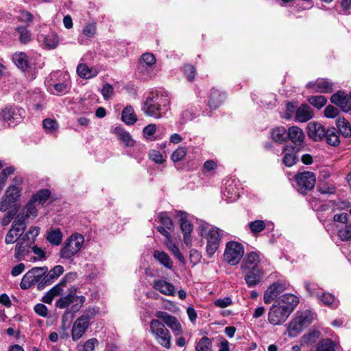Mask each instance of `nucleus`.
Here are the masks:
<instances>
[{"instance_id": "nucleus-39", "label": "nucleus", "mask_w": 351, "mask_h": 351, "mask_svg": "<svg viewBox=\"0 0 351 351\" xmlns=\"http://www.w3.org/2000/svg\"><path fill=\"white\" fill-rule=\"evenodd\" d=\"M336 125L343 136L345 137L351 136V126L345 118L339 117L336 121Z\"/></svg>"}, {"instance_id": "nucleus-25", "label": "nucleus", "mask_w": 351, "mask_h": 351, "mask_svg": "<svg viewBox=\"0 0 351 351\" xmlns=\"http://www.w3.org/2000/svg\"><path fill=\"white\" fill-rule=\"evenodd\" d=\"M260 256L256 252H252L247 254L242 265L243 271L260 269L258 265L260 263Z\"/></svg>"}, {"instance_id": "nucleus-11", "label": "nucleus", "mask_w": 351, "mask_h": 351, "mask_svg": "<svg viewBox=\"0 0 351 351\" xmlns=\"http://www.w3.org/2000/svg\"><path fill=\"white\" fill-rule=\"evenodd\" d=\"M291 313L277 303L272 305L268 313L269 322L274 326L281 325L286 322Z\"/></svg>"}, {"instance_id": "nucleus-13", "label": "nucleus", "mask_w": 351, "mask_h": 351, "mask_svg": "<svg viewBox=\"0 0 351 351\" xmlns=\"http://www.w3.org/2000/svg\"><path fill=\"white\" fill-rule=\"evenodd\" d=\"M156 317L162 319L165 324L171 330L174 336L182 335L183 334L182 326L176 317L165 311H157L156 313Z\"/></svg>"}, {"instance_id": "nucleus-51", "label": "nucleus", "mask_w": 351, "mask_h": 351, "mask_svg": "<svg viewBox=\"0 0 351 351\" xmlns=\"http://www.w3.org/2000/svg\"><path fill=\"white\" fill-rule=\"evenodd\" d=\"M249 228L254 234H256L265 229V223L263 220H255L249 223Z\"/></svg>"}, {"instance_id": "nucleus-15", "label": "nucleus", "mask_w": 351, "mask_h": 351, "mask_svg": "<svg viewBox=\"0 0 351 351\" xmlns=\"http://www.w3.org/2000/svg\"><path fill=\"white\" fill-rule=\"evenodd\" d=\"M33 245L32 239H28L22 236L15 245L14 258L19 261L23 259L29 253Z\"/></svg>"}, {"instance_id": "nucleus-42", "label": "nucleus", "mask_w": 351, "mask_h": 351, "mask_svg": "<svg viewBox=\"0 0 351 351\" xmlns=\"http://www.w3.org/2000/svg\"><path fill=\"white\" fill-rule=\"evenodd\" d=\"M51 195V192L48 189H42L38 191L35 195L32 196L31 199L32 202H34L36 204H44L46 201L48 199Z\"/></svg>"}, {"instance_id": "nucleus-8", "label": "nucleus", "mask_w": 351, "mask_h": 351, "mask_svg": "<svg viewBox=\"0 0 351 351\" xmlns=\"http://www.w3.org/2000/svg\"><path fill=\"white\" fill-rule=\"evenodd\" d=\"M47 271V267H33L23 276L20 287L22 289H28L35 285H39L43 281L44 275Z\"/></svg>"}, {"instance_id": "nucleus-29", "label": "nucleus", "mask_w": 351, "mask_h": 351, "mask_svg": "<svg viewBox=\"0 0 351 351\" xmlns=\"http://www.w3.org/2000/svg\"><path fill=\"white\" fill-rule=\"evenodd\" d=\"M287 138L296 145H300L305 138L302 130L298 126H292L287 131Z\"/></svg>"}, {"instance_id": "nucleus-12", "label": "nucleus", "mask_w": 351, "mask_h": 351, "mask_svg": "<svg viewBox=\"0 0 351 351\" xmlns=\"http://www.w3.org/2000/svg\"><path fill=\"white\" fill-rule=\"evenodd\" d=\"M26 228V223L24 222L23 217L16 219L12 223V228L8 230L5 237L6 244H13L17 243L19 239L23 236V232Z\"/></svg>"}, {"instance_id": "nucleus-17", "label": "nucleus", "mask_w": 351, "mask_h": 351, "mask_svg": "<svg viewBox=\"0 0 351 351\" xmlns=\"http://www.w3.org/2000/svg\"><path fill=\"white\" fill-rule=\"evenodd\" d=\"M308 88H312L314 92L321 93H330L334 90L333 83L326 78H319L315 82H310L306 84Z\"/></svg>"}, {"instance_id": "nucleus-28", "label": "nucleus", "mask_w": 351, "mask_h": 351, "mask_svg": "<svg viewBox=\"0 0 351 351\" xmlns=\"http://www.w3.org/2000/svg\"><path fill=\"white\" fill-rule=\"evenodd\" d=\"M313 117V111L307 104H302L295 112V120L304 123Z\"/></svg>"}, {"instance_id": "nucleus-26", "label": "nucleus", "mask_w": 351, "mask_h": 351, "mask_svg": "<svg viewBox=\"0 0 351 351\" xmlns=\"http://www.w3.org/2000/svg\"><path fill=\"white\" fill-rule=\"evenodd\" d=\"M245 274V280L248 287H252L258 285L264 274L262 269L254 270L243 271Z\"/></svg>"}, {"instance_id": "nucleus-34", "label": "nucleus", "mask_w": 351, "mask_h": 351, "mask_svg": "<svg viewBox=\"0 0 351 351\" xmlns=\"http://www.w3.org/2000/svg\"><path fill=\"white\" fill-rule=\"evenodd\" d=\"M38 39L43 41L44 47L47 49H54L59 43L58 37L55 34H51L47 36L41 35Z\"/></svg>"}, {"instance_id": "nucleus-60", "label": "nucleus", "mask_w": 351, "mask_h": 351, "mask_svg": "<svg viewBox=\"0 0 351 351\" xmlns=\"http://www.w3.org/2000/svg\"><path fill=\"white\" fill-rule=\"evenodd\" d=\"M318 191L322 194H334L336 192V188L333 185L324 184L318 186Z\"/></svg>"}, {"instance_id": "nucleus-45", "label": "nucleus", "mask_w": 351, "mask_h": 351, "mask_svg": "<svg viewBox=\"0 0 351 351\" xmlns=\"http://www.w3.org/2000/svg\"><path fill=\"white\" fill-rule=\"evenodd\" d=\"M308 102L317 109H321L327 102V99L324 96L315 95L311 96L307 99Z\"/></svg>"}, {"instance_id": "nucleus-57", "label": "nucleus", "mask_w": 351, "mask_h": 351, "mask_svg": "<svg viewBox=\"0 0 351 351\" xmlns=\"http://www.w3.org/2000/svg\"><path fill=\"white\" fill-rule=\"evenodd\" d=\"M98 344V341L95 338H92L87 340L83 345L81 349L78 351H93L95 346Z\"/></svg>"}, {"instance_id": "nucleus-16", "label": "nucleus", "mask_w": 351, "mask_h": 351, "mask_svg": "<svg viewBox=\"0 0 351 351\" xmlns=\"http://www.w3.org/2000/svg\"><path fill=\"white\" fill-rule=\"evenodd\" d=\"M64 269L62 265H56L44 275L43 281L38 285V289L42 290L45 287L51 285L64 272Z\"/></svg>"}, {"instance_id": "nucleus-35", "label": "nucleus", "mask_w": 351, "mask_h": 351, "mask_svg": "<svg viewBox=\"0 0 351 351\" xmlns=\"http://www.w3.org/2000/svg\"><path fill=\"white\" fill-rule=\"evenodd\" d=\"M77 73L84 79H89L97 75L96 69L89 68L86 64H80L77 67Z\"/></svg>"}, {"instance_id": "nucleus-20", "label": "nucleus", "mask_w": 351, "mask_h": 351, "mask_svg": "<svg viewBox=\"0 0 351 351\" xmlns=\"http://www.w3.org/2000/svg\"><path fill=\"white\" fill-rule=\"evenodd\" d=\"M178 215L180 217V228L184 234V241L188 245L191 242V232L193 231V226L186 219V214L185 213L180 211Z\"/></svg>"}, {"instance_id": "nucleus-49", "label": "nucleus", "mask_w": 351, "mask_h": 351, "mask_svg": "<svg viewBox=\"0 0 351 351\" xmlns=\"http://www.w3.org/2000/svg\"><path fill=\"white\" fill-rule=\"evenodd\" d=\"M165 243L167 248L173 254V255L181 262H183L184 258L182 253L180 252L178 247L175 243H173L171 238L169 240H166Z\"/></svg>"}, {"instance_id": "nucleus-31", "label": "nucleus", "mask_w": 351, "mask_h": 351, "mask_svg": "<svg viewBox=\"0 0 351 351\" xmlns=\"http://www.w3.org/2000/svg\"><path fill=\"white\" fill-rule=\"evenodd\" d=\"M38 215V209L36 203L30 199L29 202L25 205L23 210V213L19 214L17 219L23 217L24 221L26 219L35 218Z\"/></svg>"}, {"instance_id": "nucleus-2", "label": "nucleus", "mask_w": 351, "mask_h": 351, "mask_svg": "<svg viewBox=\"0 0 351 351\" xmlns=\"http://www.w3.org/2000/svg\"><path fill=\"white\" fill-rule=\"evenodd\" d=\"M25 110L15 104L5 105L0 109V121L8 128H14L23 122L25 117Z\"/></svg>"}, {"instance_id": "nucleus-9", "label": "nucleus", "mask_w": 351, "mask_h": 351, "mask_svg": "<svg viewBox=\"0 0 351 351\" xmlns=\"http://www.w3.org/2000/svg\"><path fill=\"white\" fill-rule=\"evenodd\" d=\"M244 254V249L240 243L230 241L226 243L223 254L225 261L231 265L239 263Z\"/></svg>"}, {"instance_id": "nucleus-54", "label": "nucleus", "mask_w": 351, "mask_h": 351, "mask_svg": "<svg viewBox=\"0 0 351 351\" xmlns=\"http://www.w3.org/2000/svg\"><path fill=\"white\" fill-rule=\"evenodd\" d=\"M17 31L20 34L19 40L21 43L26 44L31 40V33L27 28L20 27L17 28Z\"/></svg>"}, {"instance_id": "nucleus-47", "label": "nucleus", "mask_w": 351, "mask_h": 351, "mask_svg": "<svg viewBox=\"0 0 351 351\" xmlns=\"http://www.w3.org/2000/svg\"><path fill=\"white\" fill-rule=\"evenodd\" d=\"M196 351H212V341L207 337L200 339L195 347Z\"/></svg>"}, {"instance_id": "nucleus-38", "label": "nucleus", "mask_w": 351, "mask_h": 351, "mask_svg": "<svg viewBox=\"0 0 351 351\" xmlns=\"http://www.w3.org/2000/svg\"><path fill=\"white\" fill-rule=\"evenodd\" d=\"M324 138H326V143L331 146H337L340 143L339 132L335 128L327 130Z\"/></svg>"}, {"instance_id": "nucleus-41", "label": "nucleus", "mask_w": 351, "mask_h": 351, "mask_svg": "<svg viewBox=\"0 0 351 351\" xmlns=\"http://www.w3.org/2000/svg\"><path fill=\"white\" fill-rule=\"evenodd\" d=\"M271 138L274 141L278 143L285 141L287 138V132L285 128L282 126L277 127L271 132Z\"/></svg>"}, {"instance_id": "nucleus-56", "label": "nucleus", "mask_w": 351, "mask_h": 351, "mask_svg": "<svg viewBox=\"0 0 351 351\" xmlns=\"http://www.w3.org/2000/svg\"><path fill=\"white\" fill-rule=\"evenodd\" d=\"M338 235L342 241L351 239V224L346 226L339 230Z\"/></svg>"}, {"instance_id": "nucleus-44", "label": "nucleus", "mask_w": 351, "mask_h": 351, "mask_svg": "<svg viewBox=\"0 0 351 351\" xmlns=\"http://www.w3.org/2000/svg\"><path fill=\"white\" fill-rule=\"evenodd\" d=\"M301 324L297 320L296 318L293 319L289 324L287 332L289 336L291 337H296L303 330Z\"/></svg>"}, {"instance_id": "nucleus-33", "label": "nucleus", "mask_w": 351, "mask_h": 351, "mask_svg": "<svg viewBox=\"0 0 351 351\" xmlns=\"http://www.w3.org/2000/svg\"><path fill=\"white\" fill-rule=\"evenodd\" d=\"M121 120L128 125H134L137 121V116L131 106H127L123 110Z\"/></svg>"}, {"instance_id": "nucleus-55", "label": "nucleus", "mask_w": 351, "mask_h": 351, "mask_svg": "<svg viewBox=\"0 0 351 351\" xmlns=\"http://www.w3.org/2000/svg\"><path fill=\"white\" fill-rule=\"evenodd\" d=\"M14 172V168L13 167H8L1 171L0 173V188L4 186L7 178Z\"/></svg>"}, {"instance_id": "nucleus-50", "label": "nucleus", "mask_w": 351, "mask_h": 351, "mask_svg": "<svg viewBox=\"0 0 351 351\" xmlns=\"http://www.w3.org/2000/svg\"><path fill=\"white\" fill-rule=\"evenodd\" d=\"M44 129L48 133H51L58 129L59 125L55 119H45L43 121Z\"/></svg>"}, {"instance_id": "nucleus-7", "label": "nucleus", "mask_w": 351, "mask_h": 351, "mask_svg": "<svg viewBox=\"0 0 351 351\" xmlns=\"http://www.w3.org/2000/svg\"><path fill=\"white\" fill-rule=\"evenodd\" d=\"M208 227V224L201 226V234L206 237V253L209 257H211L219 247L221 234L219 229L210 228L207 230Z\"/></svg>"}, {"instance_id": "nucleus-52", "label": "nucleus", "mask_w": 351, "mask_h": 351, "mask_svg": "<svg viewBox=\"0 0 351 351\" xmlns=\"http://www.w3.org/2000/svg\"><path fill=\"white\" fill-rule=\"evenodd\" d=\"M187 153V149L184 147H180L176 149L171 156V160L174 162H179L184 158Z\"/></svg>"}, {"instance_id": "nucleus-62", "label": "nucleus", "mask_w": 351, "mask_h": 351, "mask_svg": "<svg viewBox=\"0 0 351 351\" xmlns=\"http://www.w3.org/2000/svg\"><path fill=\"white\" fill-rule=\"evenodd\" d=\"M184 72L189 81H193L195 75V69L193 65L186 64L184 67Z\"/></svg>"}, {"instance_id": "nucleus-10", "label": "nucleus", "mask_w": 351, "mask_h": 351, "mask_svg": "<svg viewBox=\"0 0 351 351\" xmlns=\"http://www.w3.org/2000/svg\"><path fill=\"white\" fill-rule=\"evenodd\" d=\"M294 180L298 186V191L302 194L313 190L316 182L315 175L311 171L299 172L294 176Z\"/></svg>"}, {"instance_id": "nucleus-59", "label": "nucleus", "mask_w": 351, "mask_h": 351, "mask_svg": "<svg viewBox=\"0 0 351 351\" xmlns=\"http://www.w3.org/2000/svg\"><path fill=\"white\" fill-rule=\"evenodd\" d=\"M40 228L38 227H31L29 230L23 237L28 239H33V243L34 244L36 237L39 234Z\"/></svg>"}, {"instance_id": "nucleus-48", "label": "nucleus", "mask_w": 351, "mask_h": 351, "mask_svg": "<svg viewBox=\"0 0 351 351\" xmlns=\"http://www.w3.org/2000/svg\"><path fill=\"white\" fill-rule=\"evenodd\" d=\"M158 218L163 227H165L169 230H173V223L167 213H160L158 215Z\"/></svg>"}, {"instance_id": "nucleus-22", "label": "nucleus", "mask_w": 351, "mask_h": 351, "mask_svg": "<svg viewBox=\"0 0 351 351\" xmlns=\"http://www.w3.org/2000/svg\"><path fill=\"white\" fill-rule=\"evenodd\" d=\"M276 303L292 313L299 303V298L293 294L286 293L279 297Z\"/></svg>"}, {"instance_id": "nucleus-64", "label": "nucleus", "mask_w": 351, "mask_h": 351, "mask_svg": "<svg viewBox=\"0 0 351 351\" xmlns=\"http://www.w3.org/2000/svg\"><path fill=\"white\" fill-rule=\"evenodd\" d=\"M18 18L21 21L24 23H31L34 19L33 15L26 10H21Z\"/></svg>"}, {"instance_id": "nucleus-37", "label": "nucleus", "mask_w": 351, "mask_h": 351, "mask_svg": "<svg viewBox=\"0 0 351 351\" xmlns=\"http://www.w3.org/2000/svg\"><path fill=\"white\" fill-rule=\"evenodd\" d=\"M73 276V274L71 273L66 274L58 284L56 285L49 291V294L52 295L54 298L60 295L63 291V287H65L67 281L72 278Z\"/></svg>"}, {"instance_id": "nucleus-46", "label": "nucleus", "mask_w": 351, "mask_h": 351, "mask_svg": "<svg viewBox=\"0 0 351 351\" xmlns=\"http://www.w3.org/2000/svg\"><path fill=\"white\" fill-rule=\"evenodd\" d=\"M115 130L119 134V139L123 141L126 146L132 147L134 145V141L129 132L118 128H116Z\"/></svg>"}, {"instance_id": "nucleus-1", "label": "nucleus", "mask_w": 351, "mask_h": 351, "mask_svg": "<svg viewBox=\"0 0 351 351\" xmlns=\"http://www.w3.org/2000/svg\"><path fill=\"white\" fill-rule=\"evenodd\" d=\"M169 99L162 93H151L144 101L142 110L149 117L156 119L161 118L168 110Z\"/></svg>"}, {"instance_id": "nucleus-40", "label": "nucleus", "mask_w": 351, "mask_h": 351, "mask_svg": "<svg viewBox=\"0 0 351 351\" xmlns=\"http://www.w3.org/2000/svg\"><path fill=\"white\" fill-rule=\"evenodd\" d=\"M154 257L165 267L168 269H172L173 262L167 253L158 250H155L154 252Z\"/></svg>"}, {"instance_id": "nucleus-23", "label": "nucleus", "mask_w": 351, "mask_h": 351, "mask_svg": "<svg viewBox=\"0 0 351 351\" xmlns=\"http://www.w3.org/2000/svg\"><path fill=\"white\" fill-rule=\"evenodd\" d=\"M305 288L310 295H315L326 306L335 304V298L331 293H324L322 295H319V293L315 291V285H311L309 282L305 283Z\"/></svg>"}, {"instance_id": "nucleus-43", "label": "nucleus", "mask_w": 351, "mask_h": 351, "mask_svg": "<svg viewBox=\"0 0 351 351\" xmlns=\"http://www.w3.org/2000/svg\"><path fill=\"white\" fill-rule=\"evenodd\" d=\"M336 346L330 339H324L317 344L316 351H335Z\"/></svg>"}, {"instance_id": "nucleus-3", "label": "nucleus", "mask_w": 351, "mask_h": 351, "mask_svg": "<svg viewBox=\"0 0 351 351\" xmlns=\"http://www.w3.org/2000/svg\"><path fill=\"white\" fill-rule=\"evenodd\" d=\"M77 292L76 288H70L66 295L60 297L56 301V307L63 309L68 308L72 304L71 311L73 313L79 311L85 302L86 298L84 295H78Z\"/></svg>"}, {"instance_id": "nucleus-6", "label": "nucleus", "mask_w": 351, "mask_h": 351, "mask_svg": "<svg viewBox=\"0 0 351 351\" xmlns=\"http://www.w3.org/2000/svg\"><path fill=\"white\" fill-rule=\"evenodd\" d=\"M84 242V238L82 234H72L60 250V256L64 259H71L80 250Z\"/></svg>"}, {"instance_id": "nucleus-14", "label": "nucleus", "mask_w": 351, "mask_h": 351, "mask_svg": "<svg viewBox=\"0 0 351 351\" xmlns=\"http://www.w3.org/2000/svg\"><path fill=\"white\" fill-rule=\"evenodd\" d=\"M21 189L16 185L10 186L0 203V210L2 212L9 209L20 196Z\"/></svg>"}, {"instance_id": "nucleus-30", "label": "nucleus", "mask_w": 351, "mask_h": 351, "mask_svg": "<svg viewBox=\"0 0 351 351\" xmlns=\"http://www.w3.org/2000/svg\"><path fill=\"white\" fill-rule=\"evenodd\" d=\"M226 96L218 89L213 88L208 100V106L211 109H216L224 101Z\"/></svg>"}, {"instance_id": "nucleus-61", "label": "nucleus", "mask_w": 351, "mask_h": 351, "mask_svg": "<svg viewBox=\"0 0 351 351\" xmlns=\"http://www.w3.org/2000/svg\"><path fill=\"white\" fill-rule=\"evenodd\" d=\"M339 114V110L333 106L328 105L324 110V115L327 118L332 119Z\"/></svg>"}, {"instance_id": "nucleus-24", "label": "nucleus", "mask_w": 351, "mask_h": 351, "mask_svg": "<svg viewBox=\"0 0 351 351\" xmlns=\"http://www.w3.org/2000/svg\"><path fill=\"white\" fill-rule=\"evenodd\" d=\"M298 149H296L293 145H285L283 147L282 152L284 156L282 158V162L287 167H292L298 162L296 153Z\"/></svg>"}, {"instance_id": "nucleus-36", "label": "nucleus", "mask_w": 351, "mask_h": 351, "mask_svg": "<svg viewBox=\"0 0 351 351\" xmlns=\"http://www.w3.org/2000/svg\"><path fill=\"white\" fill-rule=\"evenodd\" d=\"M62 233L60 229H50L47 231V240L52 245H59L62 240Z\"/></svg>"}, {"instance_id": "nucleus-5", "label": "nucleus", "mask_w": 351, "mask_h": 351, "mask_svg": "<svg viewBox=\"0 0 351 351\" xmlns=\"http://www.w3.org/2000/svg\"><path fill=\"white\" fill-rule=\"evenodd\" d=\"M96 314L94 308H87L73 323L71 329V337L73 341L80 339L85 333L90 325V320Z\"/></svg>"}, {"instance_id": "nucleus-63", "label": "nucleus", "mask_w": 351, "mask_h": 351, "mask_svg": "<svg viewBox=\"0 0 351 351\" xmlns=\"http://www.w3.org/2000/svg\"><path fill=\"white\" fill-rule=\"evenodd\" d=\"M53 86L57 95L64 94L69 89V86L66 82L55 84Z\"/></svg>"}, {"instance_id": "nucleus-53", "label": "nucleus", "mask_w": 351, "mask_h": 351, "mask_svg": "<svg viewBox=\"0 0 351 351\" xmlns=\"http://www.w3.org/2000/svg\"><path fill=\"white\" fill-rule=\"evenodd\" d=\"M278 296V293L275 290V287L270 285L264 293V302L265 304H269L271 302L276 299Z\"/></svg>"}, {"instance_id": "nucleus-27", "label": "nucleus", "mask_w": 351, "mask_h": 351, "mask_svg": "<svg viewBox=\"0 0 351 351\" xmlns=\"http://www.w3.org/2000/svg\"><path fill=\"white\" fill-rule=\"evenodd\" d=\"M153 287L154 289L165 295H173L176 293V289L173 285L165 280H154Z\"/></svg>"}, {"instance_id": "nucleus-58", "label": "nucleus", "mask_w": 351, "mask_h": 351, "mask_svg": "<svg viewBox=\"0 0 351 351\" xmlns=\"http://www.w3.org/2000/svg\"><path fill=\"white\" fill-rule=\"evenodd\" d=\"M82 33L85 36L92 38L96 33V25L93 23L86 25L82 29Z\"/></svg>"}, {"instance_id": "nucleus-21", "label": "nucleus", "mask_w": 351, "mask_h": 351, "mask_svg": "<svg viewBox=\"0 0 351 351\" xmlns=\"http://www.w3.org/2000/svg\"><path fill=\"white\" fill-rule=\"evenodd\" d=\"M327 130L324 127L316 122H311L308 125V136L313 141H322L325 138Z\"/></svg>"}, {"instance_id": "nucleus-32", "label": "nucleus", "mask_w": 351, "mask_h": 351, "mask_svg": "<svg viewBox=\"0 0 351 351\" xmlns=\"http://www.w3.org/2000/svg\"><path fill=\"white\" fill-rule=\"evenodd\" d=\"M12 60L16 66L23 71H27L29 68L27 56L23 52L15 53L12 56Z\"/></svg>"}, {"instance_id": "nucleus-19", "label": "nucleus", "mask_w": 351, "mask_h": 351, "mask_svg": "<svg viewBox=\"0 0 351 351\" xmlns=\"http://www.w3.org/2000/svg\"><path fill=\"white\" fill-rule=\"evenodd\" d=\"M350 94L349 96L343 91H338L330 97V101L338 106L341 109L348 112L351 110Z\"/></svg>"}, {"instance_id": "nucleus-4", "label": "nucleus", "mask_w": 351, "mask_h": 351, "mask_svg": "<svg viewBox=\"0 0 351 351\" xmlns=\"http://www.w3.org/2000/svg\"><path fill=\"white\" fill-rule=\"evenodd\" d=\"M149 325L150 332L157 343L169 349L171 346V336L165 324L160 320L154 319L150 322Z\"/></svg>"}, {"instance_id": "nucleus-18", "label": "nucleus", "mask_w": 351, "mask_h": 351, "mask_svg": "<svg viewBox=\"0 0 351 351\" xmlns=\"http://www.w3.org/2000/svg\"><path fill=\"white\" fill-rule=\"evenodd\" d=\"M156 59L154 54L151 53H145L141 56L139 61V70L141 73L149 77H152V71Z\"/></svg>"}]
</instances>
